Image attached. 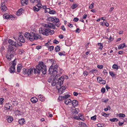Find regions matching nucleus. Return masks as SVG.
Wrapping results in <instances>:
<instances>
[{"label": "nucleus", "mask_w": 127, "mask_h": 127, "mask_svg": "<svg viewBox=\"0 0 127 127\" xmlns=\"http://www.w3.org/2000/svg\"><path fill=\"white\" fill-rule=\"evenodd\" d=\"M47 68L46 66L43 62H39L38 65L36 66V68L34 69L35 74H39L41 72L44 74L47 72Z\"/></svg>", "instance_id": "f257e3e1"}, {"label": "nucleus", "mask_w": 127, "mask_h": 127, "mask_svg": "<svg viewBox=\"0 0 127 127\" xmlns=\"http://www.w3.org/2000/svg\"><path fill=\"white\" fill-rule=\"evenodd\" d=\"M64 77L62 76L60 78L58 77V79L55 81V82L53 83L52 84V86H56L57 89H59L60 88L62 87L63 84L64 80Z\"/></svg>", "instance_id": "f03ea898"}, {"label": "nucleus", "mask_w": 127, "mask_h": 127, "mask_svg": "<svg viewBox=\"0 0 127 127\" xmlns=\"http://www.w3.org/2000/svg\"><path fill=\"white\" fill-rule=\"evenodd\" d=\"M58 67V65L57 64L54 65V63H53L49 68L48 70L49 73L50 74H52V75L59 77V75L57 74Z\"/></svg>", "instance_id": "7ed1b4c3"}, {"label": "nucleus", "mask_w": 127, "mask_h": 127, "mask_svg": "<svg viewBox=\"0 0 127 127\" xmlns=\"http://www.w3.org/2000/svg\"><path fill=\"white\" fill-rule=\"evenodd\" d=\"M41 38V36L38 34H35L33 32H31L29 39L31 41H33L34 40H36Z\"/></svg>", "instance_id": "20e7f679"}, {"label": "nucleus", "mask_w": 127, "mask_h": 127, "mask_svg": "<svg viewBox=\"0 0 127 127\" xmlns=\"http://www.w3.org/2000/svg\"><path fill=\"white\" fill-rule=\"evenodd\" d=\"M49 31V29L48 28H43L41 29H40L39 30V32L43 35L46 36L49 35L48 33Z\"/></svg>", "instance_id": "39448f33"}, {"label": "nucleus", "mask_w": 127, "mask_h": 127, "mask_svg": "<svg viewBox=\"0 0 127 127\" xmlns=\"http://www.w3.org/2000/svg\"><path fill=\"white\" fill-rule=\"evenodd\" d=\"M58 76H56L53 75H52L48 79V81L49 83H51V84L55 82V81L58 79Z\"/></svg>", "instance_id": "423d86ee"}, {"label": "nucleus", "mask_w": 127, "mask_h": 127, "mask_svg": "<svg viewBox=\"0 0 127 127\" xmlns=\"http://www.w3.org/2000/svg\"><path fill=\"white\" fill-rule=\"evenodd\" d=\"M15 59H14L12 62V65L10 68L9 71L10 73H13L15 71V66L16 65V63L15 62Z\"/></svg>", "instance_id": "0eeeda50"}, {"label": "nucleus", "mask_w": 127, "mask_h": 127, "mask_svg": "<svg viewBox=\"0 0 127 127\" xmlns=\"http://www.w3.org/2000/svg\"><path fill=\"white\" fill-rule=\"evenodd\" d=\"M14 54L13 52H12V53L9 52H7L6 55V57L7 60L9 61L11 60L14 57Z\"/></svg>", "instance_id": "6e6552de"}, {"label": "nucleus", "mask_w": 127, "mask_h": 127, "mask_svg": "<svg viewBox=\"0 0 127 127\" xmlns=\"http://www.w3.org/2000/svg\"><path fill=\"white\" fill-rule=\"evenodd\" d=\"M43 26H44V28H45L46 27V28L49 27L50 28H52L54 29L55 28V25L53 23H49L48 24H44Z\"/></svg>", "instance_id": "1a4fd4ad"}, {"label": "nucleus", "mask_w": 127, "mask_h": 127, "mask_svg": "<svg viewBox=\"0 0 127 127\" xmlns=\"http://www.w3.org/2000/svg\"><path fill=\"white\" fill-rule=\"evenodd\" d=\"M3 16L4 19H10L11 20H14V18L12 15H9L7 14H4Z\"/></svg>", "instance_id": "9d476101"}, {"label": "nucleus", "mask_w": 127, "mask_h": 127, "mask_svg": "<svg viewBox=\"0 0 127 127\" xmlns=\"http://www.w3.org/2000/svg\"><path fill=\"white\" fill-rule=\"evenodd\" d=\"M5 4L4 2H2L1 4V6L0 7V9L1 10L2 12H4L7 9V7L5 5Z\"/></svg>", "instance_id": "9b49d317"}, {"label": "nucleus", "mask_w": 127, "mask_h": 127, "mask_svg": "<svg viewBox=\"0 0 127 127\" xmlns=\"http://www.w3.org/2000/svg\"><path fill=\"white\" fill-rule=\"evenodd\" d=\"M15 48L11 45H9L8 46V48L7 50V52H10L12 53V52H13L14 53H15V51L16 50H14Z\"/></svg>", "instance_id": "f8f14e48"}, {"label": "nucleus", "mask_w": 127, "mask_h": 127, "mask_svg": "<svg viewBox=\"0 0 127 127\" xmlns=\"http://www.w3.org/2000/svg\"><path fill=\"white\" fill-rule=\"evenodd\" d=\"M65 86H62V87L60 88L59 89H57L58 90V92L60 94H62L65 89Z\"/></svg>", "instance_id": "ddd939ff"}, {"label": "nucleus", "mask_w": 127, "mask_h": 127, "mask_svg": "<svg viewBox=\"0 0 127 127\" xmlns=\"http://www.w3.org/2000/svg\"><path fill=\"white\" fill-rule=\"evenodd\" d=\"M4 107L6 108L5 109H9L11 110L12 109V105L9 103H6Z\"/></svg>", "instance_id": "4468645a"}, {"label": "nucleus", "mask_w": 127, "mask_h": 127, "mask_svg": "<svg viewBox=\"0 0 127 127\" xmlns=\"http://www.w3.org/2000/svg\"><path fill=\"white\" fill-rule=\"evenodd\" d=\"M9 43L12 46H14L17 47V42H14L11 39H9L8 40Z\"/></svg>", "instance_id": "2eb2a0df"}, {"label": "nucleus", "mask_w": 127, "mask_h": 127, "mask_svg": "<svg viewBox=\"0 0 127 127\" xmlns=\"http://www.w3.org/2000/svg\"><path fill=\"white\" fill-rule=\"evenodd\" d=\"M71 103L73 106L74 107L78 105V101L76 100H74L72 101H71Z\"/></svg>", "instance_id": "dca6fc26"}, {"label": "nucleus", "mask_w": 127, "mask_h": 127, "mask_svg": "<svg viewBox=\"0 0 127 127\" xmlns=\"http://www.w3.org/2000/svg\"><path fill=\"white\" fill-rule=\"evenodd\" d=\"M18 39L19 41L23 43L25 42V39L22 35H19Z\"/></svg>", "instance_id": "f3484780"}, {"label": "nucleus", "mask_w": 127, "mask_h": 127, "mask_svg": "<svg viewBox=\"0 0 127 127\" xmlns=\"http://www.w3.org/2000/svg\"><path fill=\"white\" fill-rule=\"evenodd\" d=\"M70 95H65L64 96H59L58 99H67V98L70 97Z\"/></svg>", "instance_id": "a211bd4d"}, {"label": "nucleus", "mask_w": 127, "mask_h": 127, "mask_svg": "<svg viewBox=\"0 0 127 127\" xmlns=\"http://www.w3.org/2000/svg\"><path fill=\"white\" fill-rule=\"evenodd\" d=\"M24 12V10L22 8H21L19 9L16 13V14L18 16H20L22 14V13Z\"/></svg>", "instance_id": "6ab92c4d"}, {"label": "nucleus", "mask_w": 127, "mask_h": 127, "mask_svg": "<svg viewBox=\"0 0 127 127\" xmlns=\"http://www.w3.org/2000/svg\"><path fill=\"white\" fill-rule=\"evenodd\" d=\"M31 100V102L33 103H35L38 100V99L35 97H32Z\"/></svg>", "instance_id": "aec40b11"}, {"label": "nucleus", "mask_w": 127, "mask_h": 127, "mask_svg": "<svg viewBox=\"0 0 127 127\" xmlns=\"http://www.w3.org/2000/svg\"><path fill=\"white\" fill-rule=\"evenodd\" d=\"M64 103L66 105H67L69 103H71V100L69 99H64Z\"/></svg>", "instance_id": "412c9836"}, {"label": "nucleus", "mask_w": 127, "mask_h": 127, "mask_svg": "<svg viewBox=\"0 0 127 127\" xmlns=\"http://www.w3.org/2000/svg\"><path fill=\"white\" fill-rule=\"evenodd\" d=\"M18 122L19 124L22 125L25 124V121L24 118H21L19 120Z\"/></svg>", "instance_id": "4be33fe9"}, {"label": "nucleus", "mask_w": 127, "mask_h": 127, "mask_svg": "<svg viewBox=\"0 0 127 127\" xmlns=\"http://www.w3.org/2000/svg\"><path fill=\"white\" fill-rule=\"evenodd\" d=\"M27 70V74H28V76H29L30 74L32 73L33 72V70L32 69H28Z\"/></svg>", "instance_id": "5701e85b"}, {"label": "nucleus", "mask_w": 127, "mask_h": 127, "mask_svg": "<svg viewBox=\"0 0 127 127\" xmlns=\"http://www.w3.org/2000/svg\"><path fill=\"white\" fill-rule=\"evenodd\" d=\"M13 120V119L12 117L9 116L7 117V121L9 123H11Z\"/></svg>", "instance_id": "b1692460"}, {"label": "nucleus", "mask_w": 127, "mask_h": 127, "mask_svg": "<svg viewBox=\"0 0 127 127\" xmlns=\"http://www.w3.org/2000/svg\"><path fill=\"white\" fill-rule=\"evenodd\" d=\"M28 0H21V2L22 5H24V4H27L28 3Z\"/></svg>", "instance_id": "393cba45"}, {"label": "nucleus", "mask_w": 127, "mask_h": 127, "mask_svg": "<svg viewBox=\"0 0 127 127\" xmlns=\"http://www.w3.org/2000/svg\"><path fill=\"white\" fill-rule=\"evenodd\" d=\"M73 118L74 119H76L77 120L80 119L82 121H84L85 120V119L84 118H79V117L78 116H74L73 117Z\"/></svg>", "instance_id": "a878e982"}, {"label": "nucleus", "mask_w": 127, "mask_h": 127, "mask_svg": "<svg viewBox=\"0 0 127 127\" xmlns=\"http://www.w3.org/2000/svg\"><path fill=\"white\" fill-rule=\"evenodd\" d=\"M30 33H29L28 32H25V34L24 36H25L26 38H27L29 39V38L30 37Z\"/></svg>", "instance_id": "bb28decb"}, {"label": "nucleus", "mask_w": 127, "mask_h": 127, "mask_svg": "<svg viewBox=\"0 0 127 127\" xmlns=\"http://www.w3.org/2000/svg\"><path fill=\"white\" fill-rule=\"evenodd\" d=\"M38 99L41 101H43L44 100V98L42 95H40L38 97Z\"/></svg>", "instance_id": "cd10ccee"}, {"label": "nucleus", "mask_w": 127, "mask_h": 127, "mask_svg": "<svg viewBox=\"0 0 127 127\" xmlns=\"http://www.w3.org/2000/svg\"><path fill=\"white\" fill-rule=\"evenodd\" d=\"M22 68V66L20 65H18L17 67V71L18 72L21 71V70Z\"/></svg>", "instance_id": "c85d7f7f"}, {"label": "nucleus", "mask_w": 127, "mask_h": 127, "mask_svg": "<svg viewBox=\"0 0 127 127\" xmlns=\"http://www.w3.org/2000/svg\"><path fill=\"white\" fill-rule=\"evenodd\" d=\"M54 20V19L52 17H48L47 19V20L52 22H53V21Z\"/></svg>", "instance_id": "c756f323"}, {"label": "nucleus", "mask_w": 127, "mask_h": 127, "mask_svg": "<svg viewBox=\"0 0 127 127\" xmlns=\"http://www.w3.org/2000/svg\"><path fill=\"white\" fill-rule=\"evenodd\" d=\"M72 112L73 114L75 115L77 114L78 113V112L76 109H72Z\"/></svg>", "instance_id": "7c9ffc66"}, {"label": "nucleus", "mask_w": 127, "mask_h": 127, "mask_svg": "<svg viewBox=\"0 0 127 127\" xmlns=\"http://www.w3.org/2000/svg\"><path fill=\"white\" fill-rule=\"evenodd\" d=\"M78 5L76 4H73L71 6V8L72 9H74L78 7Z\"/></svg>", "instance_id": "2f4dec72"}, {"label": "nucleus", "mask_w": 127, "mask_h": 127, "mask_svg": "<svg viewBox=\"0 0 127 127\" xmlns=\"http://www.w3.org/2000/svg\"><path fill=\"white\" fill-rule=\"evenodd\" d=\"M124 47H127V46H126L125 44V43L121 44L120 45V49L121 48H123Z\"/></svg>", "instance_id": "473e14b6"}, {"label": "nucleus", "mask_w": 127, "mask_h": 127, "mask_svg": "<svg viewBox=\"0 0 127 127\" xmlns=\"http://www.w3.org/2000/svg\"><path fill=\"white\" fill-rule=\"evenodd\" d=\"M97 71L96 70L92 69L90 71L91 74H94L95 72H97Z\"/></svg>", "instance_id": "72a5a7b5"}, {"label": "nucleus", "mask_w": 127, "mask_h": 127, "mask_svg": "<svg viewBox=\"0 0 127 127\" xmlns=\"http://www.w3.org/2000/svg\"><path fill=\"white\" fill-rule=\"evenodd\" d=\"M118 65L114 64L112 66V68L114 69H118Z\"/></svg>", "instance_id": "f704fd0d"}, {"label": "nucleus", "mask_w": 127, "mask_h": 127, "mask_svg": "<svg viewBox=\"0 0 127 127\" xmlns=\"http://www.w3.org/2000/svg\"><path fill=\"white\" fill-rule=\"evenodd\" d=\"M110 120L112 122H114L115 121H118V119L116 118H114L111 119H110Z\"/></svg>", "instance_id": "c9c22d12"}, {"label": "nucleus", "mask_w": 127, "mask_h": 127, "mask_svg": "<svg viewBox=\"0 0 127 127\" xmlns=\"http://www.w3.org/2000/svg\"><path fill=\"white\" fill-rule=\"evenodd\" d=\"M60 46H57V47H56L55 48V51L56 52H57L59 51L60 50Z\"/></svg>", "instance_id": "e433bc0d"}, {"label": "nucleus", "mask_w": 127, "mask_h": 127, "mask_svg": "<svg viewBox=\"0 0 127 127\" xmlns=\"http://www.w3.org/2000/svg\"><path fill=\"white\" fill-rule=\"evenodd\" d=\"M28 69H26L25 68H24L23 69L22 73L24 74H27V71Z\"/></svg>", "instance_id": "4c0bfd02"}, {"label": "nucleus", "mask_w": 127, "mask_h": 127, "mask_svg": "<svg viewBox=\"0 0 127 127\" xmlns=\"http://www.w3.org/2000/svg\"><path fill=\"white\" fill-rule=\"evenodd\" d=\"M98 46H99V49H102L103 47V46L102 44H101V43H98Z\"/></svg>", "instance_id": "58836bf2"}, {"label": "nucleus", "mask_w": 127, "mask_h": 127, "mask_svg": "<svg viewBox=\"0 0 127 127\" xmlns=\"http://www.w3.org/2000/svg\"><path fill=\"white\" fill-rule=\"evenodd\" d=\"M101 115L105 117H108V114H106L104 112H102L101 113Z\"/></svg>", "instance_id": "ea45409f"}, {"label": "nucleus", "mask_w": 127, "mask_h": 127, "mask_svg": "<svg viewBox=\"0 0 127 127\" xmlns=\"http://www.w3.org/2000/svg\"><path fill=\"white\" fill-rule=\"evenodd\" d=\"M94 3L93 2L92 4L89 6V8L92 9L94 7Z\"/></svg>", "instance_id": "a19ab883"}, {"label": "nucleus", "mask_w": 127, "mask_h": 127, "mask_svg": "<svg viewBox=\"0 0 127 127\" xmlns=\"http://www.w3.org/2000/svg\"><path fill=\"white\" fill-rule=\"evenodd\" d=\"M97 79L98 82L99 83L102 80V78L100 77H98Z\"/></svg>", "instance_id": "79ce46f5"}, {"label": "nucleus", "mask_w": 127, "mask_h": 127, "mask_svg": "<svg viewBox=\"0 0 127 127\" xmlns=\"http://www.w3.org/2000/svg\"><path fill=\"white\" fill-rule=\"evenodd\" d=\"M50 10V8H47L45 10V13H49Z\"/></svg>", "instance_id": "37998d69"}, {"label": "nucleus", "mask_w": 127, "mask_h": 127, "mask_svg": "<svg viewBox=\"0 0 127 127\" xmlns=\"http://www.w3.org/2000/svg\"><path fill=\"white\" fill-rule=\"evenodd\" d=\"M91 119L95 121L96 119V115L91 117Z\"/></svg>", "instance_id": "c03bdc74"}, {"label": "nucleus", "mask_w": 127, "mask_h": 127, "mask_svg": "<svg viewBox=\"0 0 127 127\" xmlns=\"http://www.w3.org/2000/svg\"><path fill=\"white\" fill-rule=\"evenodd\" d=\"M54 32L55 31L53 30H50L49 29V32L50 33V34H53L54 33Z\"/></svg>", "instance_id": "a18cd8bd"}, {"label": "nucleus", "mask_w": 127, "mask_h": 127, "mask_svg": "<svg viewBox=\"0 0 127 127\" xmlns=\"http://www.w3.org/2000/svg\"><path fill=\"white\" fill-rule=\"evenodd\" d=\"M33 9L34 11L37 12L39 10V8H37L35 6H34L33 7Z\"/></svg>", "instance_id": "49530a36"}, {"label": "nucleus", "mask_w": 127, "mask_h": 127, "mask_svg": "<svg viewBox=\"0 0 127 127\" xmlns=\"http://www.w3.org/2000/svg\"><path fill=\"white\" fill-rule=\"evenodd\" d=\"M54 48V46H50L49 48L48 49L50 51H51L53 50Z\"/></svg>", "instance_id": "de8ad7c7"}, {"label": "nucleus", "mask_w": 127, "mask_h": 127, "mask_svg": "<svg viewBox=\"0 0 127 127\" xmlns=\"http://www.w3.org/2000/svg\"><path fill=\"white\" fill-rule=\"evenodd\" d=\"M49 13L51 14H54L56 13V12L54 10H50Z\"/></svg>", "instance_id": "09e8293b"}, {"label": "nucleus", "mask_w": 127, "mask_h": 127, "mask_svg": "<svg viewBox=\"0 0 127 127\" xmlns=\"http://www.w3.org/2000/svg\"><path fill=\"white\" fill-rule=\"evenodd\" d=\"M109 73L110 75H111L112 77H113L114 76L115 74L113 73V72L110 71L109 72Z\"/></svg>", "instance_id": "8fccbe9b"}, {"label": "nucleus", "mask_w": 127, "mask_h": 127, "mask_svg": "<svg viewBox=\"0 0 127 127\" xmlns=\"http://www.w3.org/2000/svg\"><path fill=\"white\" fill-rule=\"evenodd\" d=\"M125 115L124 114L122 113H120V117L122 118H124L125 117Z\"/></svg>", "instance_id": "3c124183"}, {"label": "nucleus", "mask_w": 127, "mask_h": 127, "mask_svg": "<svg viewBox=\"0 0 127 127\" xmlns=\"http://www.w3.org/2000/svg\"><path fill=\"white\" fill-rule=\"evenodd\" d=\"M4 99L2 98H0V104H1L3 102Z\"/></svg>", "instance_id": "603ef678"}, {"label": "nucleus", "mask_w": 127, "mask_h": 127, "mask_svg": "<svg viewBox=\"0 0 127 127\" xmlns=\"http://www.w3.org/2000/svg\"><path fill=\"white\" fill-rule=\"evenodd\" d=\"M100 84H104L106 83V81L105 80H102L100 83Z\"/></svg>", "instance_id": "864d4df0"}, {"label": "nucleus", "mask_w": 127, "mask_h": 127, "mask_svg": "<svg viewBox=\"0 0 127 127\" xmlns=\"http://www.w3.org/2000/svg\"><path fill=\"white\" fill-rule=\"evenodd\" d=\"M53 42L56 44H58L59 43V42L56 39H55L53 40Z\"/></svg>", "instance_id": "5fc2aeb1"}, {"label": "nucleus", "mask_w": 127, "mask_h": 127, "mask_svg": "<svg viewBox=\"0 0 127 127\" xmlns=\"http://www.w3.org/2000/svg\"><path fill=\"white\" fill-rule=\"evenodd\" d=\"M105 89L104 88H102L101 90V92L104 93L105 92Z\"/></svg>", "instance_id": "6e6d98bb"}, {"label": "nucleus", "mask_w": 127, "mask_h": 127, "mask_svg": "<svg viewBox=\"0 0 127 127\" xmlns=\"http://www.w3.org/2000/svg\"><path fill=\"white\" fill-rule=\"evenodd\" d=\"M83 74L84 75V76H85V75L86 76H87L88 74V73L86 71H84L83 72Z\"/></svg>", "instance_id": "4d7b16f0"}, {"label": "nucleus", "mask_w": 127, "mask_h": 127, "mask_svg": "<svg viewBox=\"0 0 127 127\" xmlns=\"http://www.w3.org/2000/svg\"><path fill=\"white\" fill-rule=\"evenodd\" d=\"M78 20L79 19L77 17L74 18L73 20V21L75 22H77Z\"/></svg>", "instance_id": "13d9d810"}, {"label": "nucleus", "mask_w": 127, "mask_h": 127, "mask_svg": "<svg viewBox=\"0 0 127 127\" xmlns=\"http://www.w3.org/2000/svg\"><path fill=\"white\" fill-rule=\"evenodd\" d=\"M97 68L99 69H102L103 67V66L102 65H98L97 66Z\"/></svg>", "instance_id": "bf43d9fd"}, {"label": "nucleus", "mask_w": 127, "mask_h": 127, "mask_svg": "<svg viewBox=\"0 0 127 127\" xmlns=\"http://www.w3.org/2000/svg\"><path fill=\"white\" fill-rule=\"evenodd\" d=\"M79 117L80 118H83L84 117L83 116V115L81 114H79L78 115Z\"/></svg>", "instance_id": "052dcab7"}, {"label": "nucleus", "mask_w": 127, "mask_h": 127, "mask_svg": "<svg viewBox=\"0 0 127 127\" xmlns=\"http://www.w3.org/2000/svg\"><path fill=\"white\" fill-rule=\"evenodd\" d=\"M103 73H104V75H106L107 74V71L105 69H104L103 71Z\"/></svg>", "instance_id": "680f3d73"}, {"label": "nucleus", "mask_w": 127, "mask_h": 127, "mask_svg": "<svg viewBox=\"0 0 127 127\" xmlns=\"http://www.w3.org/2000/svg\"><path fill=\"white\" fill-rule=\"evenodd\" d=\"M80 31V30L79 28H77L76 30H75L76 32L79 33Z\"/></svg>", "instance_id": "e2e57ef3"}, {"label": "nucleus", "mask_w": 127, "mask_h": 127, "mask_svg": "<svg viewBox=\"0 0 127 127\" xmlns=\"http://www.w3.org/2000/svg\"><path fill=\"white\" fill-rule=\"evenodd\" d=\"M55 20H54L53 22H55L56 23H57L59 21V20L58 18L54 19Z\"/></svg>", "instance_id": "0e129e2a"}, {"label": "nucleus", "mask_w": 127, "mask_h": 127, "mask_svg": "<svg viewBox=\"0 0 127 127\" xmlns=\"http://www.w3.org/2000/svg\"><path fill=\"white\" fill-rule=\"evenodd\" d=\"M108 39L109 40L108 41L109 42H110L113 40L112 38L111 37V36H110L109 38H108Z\"/></svg>", "instance_id": "69168bd1"}, {"label": "nucleus", "mask_w": 127, "mask_h": 127, "mask_svg": "<svg viewBox=\"0 0 127 127\" xmlns=\"http://www.w3.org/2000/svg\"><path fill=\"white\" fill-rule=\"evenodd\" d=\"M87 15L86 14H85L84 15L83 17V19H86L87 17Z\"/></svg>", "instance_id": "338daca9"}, {"label": "nucleus", "mask_w": 127, "mask_h": 127, "mask_svg": "<svg viewBox=\"0 0 127 127\" xmlns=\"http://www.w3.org/2000/svg\"><path fill=\"white\" fill-rule=\"evenodd\" d=\"M73 95L75 96H77L78 95V93L77 92H74L73 93Z\"/></svg>", "instance_id": "774afa93"}]
</instances>
